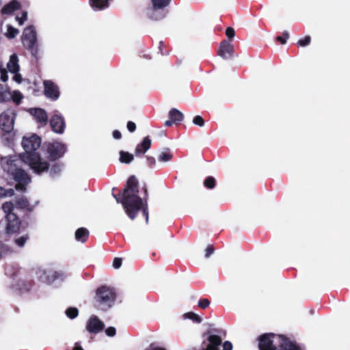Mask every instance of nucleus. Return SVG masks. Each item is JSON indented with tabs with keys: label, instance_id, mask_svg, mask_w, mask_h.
Returning <instances> with one entry per match:
<instances>
[{
	"label": "nucleus",
	"instance_id": "1",
	"mask_svg": "<svg viewBox=\"0 0 350 350\" xmlns=\"http://www.w3.org/2000/svg\"><path fill=\"white\" fill-rule=\"evenodd\" d=\"M138 183L137 178L132 176L127 182L126 186L123 191L122 197L113 194L118 203H121L127 215L133 219L140 209H142L143 214L146 217V222L148 221V212L146 201L144 204L142 199L138 196Z\"/></svg>",
	"mask_w": 350,
	"mask_h": 350
},
{
	"label": "nucleus",
	"instance_id": "2",
	"mask_svg": "<svg viewBox=\"0 0 350 350\" xmlns=\"http://www.w3.org/2000/svg\"><path fill=\"white\" fill-rule=\"evenodd\" d=\"M40 144L41 139L36 135L23 138L22 146L25 152L21 155V160L27 163L37 174L46 172L49 168L47 161L42 159L36 152L40 148Z\"/></svg>",
	"mask_w": 350,
	"mask_h": 350
},
{
	"label": "nucleus",
	"instance_id": "3",
	"mask_svg": "<svg viewBox=\"0 0 350 350\" xmlns=\"http://www.w3.org/2000/svg\"><path fill=\"white\" fill-rule=\"evenodd\" d=\"M20 161L14 157H4L1 159V165L3 170L12 176L16 182V189L25 191V187L31 182L29 176L23 170L17 167V163Z\"/></svg>",
	"mask_w": 350,
	"mask_h": 350
},
{
	"label": "nucleus",
	"instance_id": "4",
	"mask_svg": "<svg viewBox=\"0 0 350 350\" xmlns=\"http://www.w3.org/2000/svg\"><path fill=\"white\" fill-rule=\"evenodd\" d=\"M258 347L260 350H299L291 340L271 334H265L259 337Z\"/></svg>",
	"mask_w": 350,
	"mask_h": 350
},
{
	"label": "nucleus",
	"instance_id": "5",
	"mask_svg": "<svg viewBox=\"0 0 350 350\" xmlns=\"http://www.w3.org/2000/svg\"><path fill=\"white\" fill-rule=\"evenodd\" d=\"M94 299L96 307L106 310L114 304L116 293L113 288L103 286L97 289Z\"/></svg>",
	"mask_w": 350,
	"mask_h": 350
},
{
	"label": "nucleus",
	"instance_id": "6",
	"mask_svg": "<svg viewBox=\"0 0 350 350\" xmlns=\"http://www.w3.org/2000/svg\"><path fill=\"white\" fill-rule=\"evenodd\" d=\"M36 41L37 36L35 28L33 26L27 27L23 33L22 42L23 46L34 56L38 52Z\"/></svg>",
	"mask_w": 350,
	"mask_h": 350
},
{
	"label": "nucleus",
	"instance_id": "7",
	"mask_svg": "<svg viewBox=\"0 0 350 350\" xmlns=\"http://www.w3.org/2000/svg\"><path fill=\"white\" fill-rule=\"evenodd\" d=\"M19 226L17 216L15 214H9L0 221V231L5 230L7 234L14 233L18 230Z\"/></svg>",
	"mask_w": 350,
	"mask_h": 350
},
{
	"label": "nucleus",
	"instance_id": "8",
	"mask_svg": "<svg viewBox=\"0 0 350 350\" xmlns=\"http://www.w3.org/2000/svg\"><path fill=\"white\" fill-rule=\"evenodd\" d=\"M37 274L40 280L47 284H54L57 280L62 281L64 278L62 272L51 269L40 270Z\"/></svg>",
	"mask_w": 350,
	"mask_h": 350
},
{
	"label": "nucleus",
	"instance_id": "9",
	"mask_svg": "<svg viewBox=\"0 0 350 350\" xmlns=\"http://www.w3.org/2000/svg\"><path fill=\"white\" fill-rule=\"evenodd\" d=\"M15 113L12 110H7L0 115V127L5 133L14 129Z\"/></svg>",
	"mask_w": 350,
	"mask_h": 350
},
{
	"label": "nucleus",
	"instance_id": "10",
	"mask_svg": "<svg viewBox=\"0 0 350 350\" xmlns=\"http://www.w3.org/2000/svg\"><path fill=\"white\" fill-rule=\"evenodd\" d=\"M66 150V146L58 142L51 143L47 146V152L52 160H55L62 157Z\"/></svg>",
	"mask_w": 350,
	"mask_h": 350
},
{
	"label": "nucleus",
	"instance_id": "11",
	"mask_svg": "<svg viewBox=\"0 0 350 350\" xmlns=\"http://www.w3.org/2000/svg\"><path fill=\"white\" fill-rule=\"evenodd\" d=\"M104 323L96 316L92 315L88 320L85 325L86 330L90 334H98L103 330Z\"/></svg>",
	"mask_w": 350,
	"mask_h": 350
},
{
	"label": "nucleus",
	"instance_id": "12",
	"mask_svg": "<svg viewBox=\"0 0 350 350\" xmlns=\"http://www.w3.org/2000/svg\"><path fill=\"white\" fill-rule=\"evenodd\" d=\"M44 95L55 100L59 97V91L58 86L51 80H44L43 81Z\"/></svg>",
	"mask_w": 350,
	"mask_h": 350
},
{
	"label": "nucleus",
	"instance_id": "13",
	"mask_svg": "<svg viewBox=\"0 0 350 350\" xmlns=\"http://www.w3.org/2000/svg\"><path fill=\"white\" fill-rule=\"evenodd\" d=\"M50 124L53 131L57 133H62L65 129V122L64 118L58 111H55L52 116Z\"/></svg>",
	"mask_w": 350,
	"mask_h": 350
},
{
	"label": "nucleus",
	"instance_id": "14",
	"mask_svg": "<svg viewBox=\"0 0 350 350\" xmlns=\"http://www.w3.org/2000/svg\"><path fill=\"white\" fill-rule=\"evenodd\" d=\"M233 50L232 44L229 41L224 40L220 44L219 55L223 59H228L232 56Z\"/></svg>",
	"mask_w": 350,
	"mask_h": 350
},
{
	"label": "nucleus",
	"instance_id": "15",
	"mask_svg": "<svg viewBox=\"0 0 350 350\" xmlns=\"http://www.w3.org/2000/svg\"><path fill=\"white\" fill-rule=\"evenodd\" d=\"M166 14L165 8H159L154 5L148 11V17L154 21H159L164 18Z\"/></svg>",
	"mask_w": 350,
	"mask_h": 350
},
{
	"label": "nucleus",
	"instance_id": "16",
	"mask_svg": "<svg viewBox=\"0 0 350 350\" xmlns=\"http://www.w3.org/2000/svg\"><path fill=\"white\" fill-rule=\"evenodd\" d=\"M30 113L32 114L36 120L42 124H46L47 122V114L46 111L42 109H31Z\"/></svg>",
	"mask_w": 350,
	"mask_h": 350
},
{
	"label": "nucleus",
	"instance_id": "17",
	"mask_svg": "<svg viewBox=\"0 0 350 350\" xmlns=\"http://www.w3.org/2000/svg\"><path fill=\"white\" fill-rule=\"evenodd\" d=\"M7 68L11 73L18 72L20 66L18 64V58L16 54L10 56L9 62L7 64Z\"/></svg>",
	"mask_w": 350,
	"mask_h": 350
},
{
	"label": "nucleus",
	"instance_id": "18",
	"mask_svg": "<svg viewBox=\"0 0 350 350\" xmlns=\"http://www.w3.org/2000/svg\"><path fill=\"white\" fill-rule=\"evenodd\" d=\"M151 146V140L148 137H145L143 142L137 145L135 148V154L137 156L142 155L144 154Z\"/></svg>",
	"mask_w": 350,
	"mask_h": 350
},
{
	"label": "nucleus",
	"instance_id": "19",
	"mask_svg": "<svg viewBox=\"0 0 350 350\" xmlns=\"http://www.w3.org/2000/svg\"><path fill=\"white\" fill-rule=\"evenodd\" d=\"M20 3L16 0H13L10 1L9 3L6 4L3 6L1 10V12L4 14H9L14 12L15 10L19 9Z\"/></svg>",
	"mask_w": 350,
	"mask_h": 350
},
{
	"label": "nucleus",
	"instance_id": "20",
	"mask_svg": "<svg viewBox=\"0 0 350 350\" xmlns=\"http://www.w3.org/2000/svg\"><path fill=\"white\" fill-rule=\"evenodd\" d=\"M89 236V231L85 228H80L75 232V239L81 243H85Z\"/></svg>",
	"mask_w": 350,
	"mask_h": 350
},
{
	"label": "nucleus",
	"instance_id": "21",
	"mask_svg": "<svg viewBox=\"0 0 350 350\" xmlns=\"http://www.w3.org/2000/svg\"><path fill=\"white\" fill-rule=\"evenodd\" d=\"M109 0H90V5L93 9L100 10L108 7Z\"/></svg>",
	"mask_w": 350,
	"mask_h": 350
},
{
	"label": "nucleus",
	"instance_id": "22",
	"mask_svg": "<svg viewBox=\"0 0 350 350\" xmlns=\"http://www.w3.org/2000/svg\"><path fill=\"white\" fill-rule=\"evenodd\" d=\"M169 118L176 123L183 120V114L176 109H172L169 112Z\"/></svg>",
	"mask_w": 350,
	"mask_h": 350
},
{
	"label": "nucleus",
	"instance_id": "23",
	"mask_svg": "<svg viewBox=\"0 0 350 350\" xmlns=\"http://www.w3.org/2000/svg\"><path fill=\"white\" fill-rule=\"evenodd\" d=\"M120 161L122 163H130L133 160V155L127 152L120 151Z\"/></svg>",
	"mask_w": 350,
	"mask_h": 350
},
{
	"label": "nucleus",
	"instance_id": "24",
	"mask_svg": "<svg viewBox=\"0 0 350 350\" xmlns=\"http://www.w3.org/2000/svg\"><path fill=\"white\" fill-rule=\"evenodd\" d=\"M173 157L172 154L168 150H165L159 154L158 160L160 162H168Z\"/></svg>",
	"mask_w": 350,
	"mask_h": 350
},
{
	"label": "nucleus",
	"instance_id": "25",
	"mask_svg": "<svg viewBox=\"0 0 350 350\" xmlns=\"http://www.w3.org/2000/svg\"><path fill=\"white\" fill-rule=\"evenodd\" d=\"M183 318L190 319L193 322L196 323H200L202 321V319L200 318V317L192 312L185 313L183 314Z\"/></svg>",
	"mask_w": 350,
	"mask_h": 350
},
{
	"label": "nucleus",
	"instance_id": "26",
	"mask_svg": "<svg viewBox=\"0 0 350 350\" xmlns=\"http://www.w3.org/2000/svg\"><path fill=\"white\" fill-rule=\"evenodd\" d=\"M10 96V92L3 85H0V103L4 102Z\"/></svg>",
	"mask_w": 350,
	"mask_h": 350
},
{
	"label": "nucleus",
	"instance_id": "27",
	"mask_svg": "<svg viewBox=\"0 0 350 350\" xmlns=\"http://www.w3.org/2000/svg\"><path fill=\"white\" fill-rule=\"evenodd\" d=\"M171 0H151L152 5L159 8H165L167 7Z\"/></svg>",
	"mask_w": 350,
	"mask_h": 350
},
{
	"label": "nucleus",
	"instance_id": "28",
	"mask_svg": "<svg viewBox=\"0 0 350 350\" xmlns=\"http://www.w3.org/2000/svg\"><path fill=\"white\" fill-rule=\"evenodd\" d=\"M2 209L4 211V213L7 215L9 214H14L12 213L14 210V204L12 202H6L2 204Z\"/></svg>",
	"mask_w": 350,
	"mask_h": 350
},
{
	"label": "nucleus",
	"instance_id": "29",
	"mask_svg": "<svg viewBox=\"0 0 350 350\" xmlns=\"http://www.w3.org/2000/svg\"><path fill=\"white\" fill-rule=\"evenodd\" d=\"M18 33H19V31L17 29L10 26V25H8L5 35L8 38L12 39V38H15L18 34Z\"/></svg>",
	"mask_w": 350,
	"mask_h": 350
},
{
	"label": "nucleus",
	"instance_id": "30",
	"mask_svg": "<svg viewBox=\"0 0 350 350\" xmlns=\"http://www.w3.org/2000/svg\"><path fill=\"white\" fill-rule=\"evenodd\" d=\"M29 239V237L27 234L23 235L18 238L15 239L14 243L18 247H22L25 245L26 241Z\"/></svg>",
	"mask_w": 350,
	"mask_h": 350
},
{
	"label": "nucleus",
	"instance_id": "31",
	"mask_svg": "<svg viewBox=\"0 0 350 350\" xmlns=\"http://www.w3.org/2000/svg\"><path fill=\"white\" fill-rule=\"evenodd\" d=\"M78 310L77 308H69L66 310V314L70 319H75L78 315Z\"/></svg>",
	"mask_w": 350,
	"mask_h": 350
},
{
	"label": "nucleus",
	"instance_id": "32",
	"mask_svg": "<svg viewBox=\"0 0 350 350\" xmlns=\"http://www.w3.org/2000/svg\"><path fill=\"white\" fill-rule=\"evenodd\" d=\"M14 195V190L12 189H5L0 186V198H5L8 196H12Z\"/></svg>",
	"mask_w": 350,
	"mask_h": 350
},
{
	"label": "nucleus",
	"instance_id": "33",
	"mask_svg": "<svg viewBox=\"0 0 350 350\" xmlns=\"http://www.w3.org/2000/svg\"><path fill=\"white\" fill-rule=\"evenodd\" d=\"M23 96L19 91H14L12 94V100L18 105L21 100L23 99Z\"/></svg>",
	"mask_w": 350,
	"mask_h": 350
},
{
	"label": "nucleus",
	"instance_id": "34",
	"mask_svg": "<svg viewBox=\"0 0 350 350\" xmlns=\"http://www.w3.org/2000/svg\"><path fill=\"white\" fill-rule=\"evenodd\" d=\"M16 206L19 208H25L28 206V202L25 198H21L16 200Z\"/></svg>",
	"mask_w": 350,
	"mask_h": 350
},
{
	"label": "nucleus",
	"instance_id": "35",
	"mask_svg": "<svg viewBox=\"0 0 350 350\" xmlns=\"http://www.w3.org/2000/svg\"><path fill=\"white\" fill-rule=\"evenodd\" d=\"M204 185L208 189H213L215 187V179L210 176L204 180Z\"/></svg>",
	"mask_w": 350,
	"mask_h": 350
},
{
	"label": "nucleus",
	"instance_id": "36",
	"mask_svg": "<svg viewBox=\"0 0 350 350\" xmlns=\"http://www.w3.org/2000/svg\"><path fill=\"white\" fill-rule=\"evenodd\" d=\"M193 123L199 126H202L204 124V121L200 116H196L193 119Z\"/></svg>",
	"mask_w": 350,
	"mask_h": 350
},
{
	"label": "nucleus",
	"instance_id": "37",
	"mask_svg": "<svg viewBox=\"0 0 350 350\" xmlns=\"http://www.w3.org/2000/svg\"><path fill=\"white\" fill-rule=\"evenodd\" d=\"M310 42V36H306L303 39H300L297 44L299 46H306L307 45H308Z\"/></svg>",
	"mask_w": 350,
	"mask_h": 350
},
{
	"label": "nucleus",
	"instance_id": "38",
	"mask_svg": "<svg viewBox=\"0 0 350 350\" xmlns=\"http://www.w3.org/2000/svg\"><path fill=\"white\" fill-rule=\"evenodd\" d=\"M289 38V33L287 31L283 33L282 36H278L276 40L282 44H285L287 39Z\"/></svg>",
	"mask_w": 350,
	"mask_h": 350
},
{
	"label": "nucleus",
	"instance_id": "39",
	"mask_svg": "<svg viewBox=\"0 0 350 350\" xmlns=\"http://www.w3.org/2000/svg\"><path fill=\"white\" fill-rule=\"evenodd\" d=\"M27 13L26 12H23L22 13L21 17H19V16L16 17V20L18 21V23L20 25H23L25 21L27 20Z\"/></svg>",
	"mask_w": 350,
	"mask_h": 350
},
{
	"label": "nucleus",
	"instance_id": "40",
	"mask_svg": "<svg viewBox=\"0 0 350 350\" xmlns=\"http://www.w3.org/2000/svg\"><path fill=\"white\" fill-rule=\"evenodd\" d=\"M105 334L109 337H113L116 334V329L114 327H109L105 329Z\"/></svg>",
	"mask_w": 350,
	"mask_h": 350
},
{
	"label": "nucleus",
	"instance_id": "41",
	"mask_svg": "<svg viewBox=\"0 0 350 350\" xmlns=\"http://www.w3.org/2000/svg\"><path fill=\"white\" fill-rule=\"evenodd\" d=\"M0 73H1V80L3 82H6L8 80V73H7V71L5 70V69L4 68H2L0 70Z\"/></svg>",
	"mask_w": 350,
	"mask_h": 350
},
{
	"label": "nucleus",
	"instance_id": "42",
	"mask_svg": "<svg viewBox=\"0 0 350 350\" xmlns=\"http://www.w3.org/2000/svg\"><path fill=\"white\" fill-rule=\"evenodd\" d=\"M226 35L228 38H234V35H235V32H234V30L232 27H228L226 30Z\"/></svg>",
	"mask_w": 350,
	"mask_h": 350
},
{
	"label": "nucleus",
	"instance_id": "43",
	"mask_svg": "<svg viewBox=\"0 0 350 350\" xmlns=\"http://www.w3.org/2000/svg\"><path fill=\"white\" fill-rule=\"evenodd\" d=\"M209 305V301L207 299H203L198 301V306L202 308H206Z\"/></svg>",
	"mask_w": 350,
	"mask_h": 350
},
{
	"label": "nucleus",
	"instance_id": "44",
	"mask_svg": "<svg viewBox=\"0 0 350 350\" xmlns=\"http://www.w3.org/2000/svg\"><path fill=\"white\" fill-rule=\"evenodd\" d=\"M122 265V258H115L113 262V267L115 269H118Z\"/></svg>",
	"mask_w": 350,
	"mask_h": 350
},
{
	"label": "nucleus",
	"instance_id": "45",
	"mask_svg": "<svg viewBox=\"0 0 350 350\" xmlns=\"http://www.w3.org/2000/svg\"><path fill=\"white\" fill-rule=\"evenodd\" d=\"M147 164L151 167H154L156 164L155 159L152 157H147Z\"/></svg>",
	"mask_w": 350,
	"mask_h": 350
},
{
	"label": "nucleus",
	"instance_id": "46",
	"mask_svg": "<svg viewBox=\"0 0 350 350\" xmlns=\"http://www.w3.org/2000/svg\"><path fill=\"white\" fill-rule=\"evenodd\" d=\"M126 126H127L128 130L130 132H133L135 130V129H136L135 124L133 122H131V121H129V122H127Z\"/></svg>",
	"mask_w": 350,
	"mask_h": 350
},
{
	"label": "nucleus",
	"instance_id": "47",
	"mask_svg": "<svg viewBox=\"0 0 350 350\" xmlns=\"http://www.w3.org/2000/svg\"><path fill=\"white\" fill-rule=\"evenodd\" d=\"M14 75L13 77V79L17 82L18 83H21V81H22V77L20 74H18V72H16V73H14Z\"/></svg>",
	"mask_w": 350,
	"mask_h": 350
},
{
	"label": "nucleus",
	"instance_id": "48",
	"mask_svg": "<svg viewBox=\"0 0 350 350\" xmlns=\"http://www.w3.org/2000/svg\"><path fill=\"white\" fill-rule=\"evenodd\" d=\"M213 247L208 246L206 250L205 257L208 258L213 253Z\"/></svg>",
	"mask_w": 350,
	"mask_h": 350
},
{
	"label": "nucleus",
	"instance_id": "49",
	"mask_svg": "<svg viewBox=\"0 0 350 350\" xmlns=\"http://www.w3.org/2000/svg\"><path fill=\"white\" fill-rule=\"evenodd\" d=\"M223 348L224 350H232V345L231 342L226 341L223 344Z\"/></svg>",
	"mask_w": 350,
	"mask_h": 350
},
{
	"label": "nucleus",
	"instance_id": "50",
	"mask_svg": "<svg viewBox=\"0 0 350 350\" xmlns=\"http://www.w3.org/2000/svg\"><path fill=\"white\" fill-rule=\"evenodd\" d=\"M112 135L116 139H120L122 137L121 133L118 130L113 131Z\"/></svg>",
	"mask_w": 350,
	"mask_h": 350
},
{
	"label": "nucleus",
	"instance_id": "51",
	"mask_svg": "<svg viewBox=\"0 0 350 350\" xmlns=\"http://www.w3.org/2000/svg\"><path fill=\"white\" fill-rule=\"evenodd\" d=\"M60 171L59 166H53L51 170V173L57 174Z\"/></svg>",
	"mask_w": 350,
	"mask_h": 350
},
{
	"label": "nucleus",
	"instance_id": "52",
	"mask_svg": "<svg viewBox=\"0 0 350 350\" xmlns=\"http://www.w3.org/2000/svg\"><path fill=\"white\" fill-rule=\"evenodd\" d=\"M148 350H165V349L162 347L151 345Z\"/></svg>",
	"mask_w": 350,
	"mask_h": 350
},
{
	"label": "nucleus",
	"instance_id": "53",
	"mask_svg": "<svg viewBox=\"0 0 350 350\" xmlns=\"http://www.w3.org/2000/svg\"><path fill=\"white\" fill-rule=\"evenodd\" d=\"M173 123H174L172 120H168L165 122V126H170Z\"/></svg>",
	"mask_w": 350,
	"mask_h": 350
},
{
	"label": "nucleus",
	"instance_id": "54",
	"mask_svg": "<svg viewBox=\"0 0 350 350\" xmlns=\"http://www.w3.org/2000/svg\"><path fill=\"white\" fill-rule=\"evenodd\" d=\"M73 350H83V349L79 346H76Z\"/></svg>",
	"mask_w": 350,
	"mask_h": 350
}]
</instances>
